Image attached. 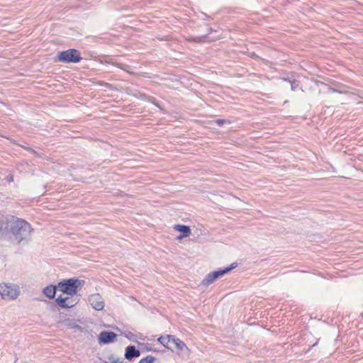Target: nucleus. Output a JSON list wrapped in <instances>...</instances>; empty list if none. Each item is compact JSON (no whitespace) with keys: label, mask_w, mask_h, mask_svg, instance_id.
Wrapping results in <instances>:
<instances>
[{"label":"nucleus","mask_w":363,"mask_h":363,"mask_svg":"<svg viewBox=\"0 0 363 363\" xmlns=\"http://www.w3.org/2000/svg\"><path fill=\"white\" fill-rule=\"evenodd\" d=\"M11 230L13 236V240L17 243H20L30 237L33 228L27 221L23 219H18L13 223Z\"/></svg>","instance_id":"f257e3e1"},{"label":"nucleus","mask_w":363,"mask_h":363,"mask_svg":"<svg viewBox=\"0 0 363 363\" xmlns=\"http://www.w3.org/2000/svg\"><path fill=\"white\" fill-rule=\"evenodd\" d=\"M82 286V281L77 279H69L60 282L57 288L67 295H77L79 289H81Z\"/></svg>","instance_id":"f03ea898"},{"label":"nucleus","mask_w":363,"mask_h":363,"mask_svg":"<svg viewBox=\"0 0 363 363\" xmlns=\"http://www.w3.org/2000/svg\"><path fill=\"white\" fill-rule=\"evenodd\" d=\"M57 60L64 63H77L82 57L80 52L76 49H69L66 51L60 52L57 56Z\"/></svg>","instance_id":"7ed1b4c3"},{"label":"nucleus","mask_w":363,"mask_h":363,"mask_svg":"<svg viewBox=\"0 0 363 363\" xmlns=\"http://www.w3.org/2000/svg\"><path fill=\"white\" fill-rule=\"evenodd\" d=\"M19 295L18 287L14 284H0V296L4 299L13 300Z\"/></svg>","instance_id":"20e7f679"},{"label":"nucleus","mask_w":363,"mask_h":363,"mask_svg":"<svg viewBox=\"0 0 363 363\" xmlns=\"http://www.w3.org/2000/svg\"><path fill=\"white\" fill-rule=\"evenodd\" d=\"M79 300V296L78 295H68V296L65 297L59 296L56 298L55 301L60 307L67 308L74 307L78 303Z\"/></svg>","instance_id":"39448f33"},{"label":"nucleus","mask_w":363,"mask_h":363,"mask_svg":"<svg viewBox=\"0 0 363 363\" xmlns=\"http://www.w3.org/2000/svg\"><path fill=\"white\" fill-rule=\"evenodd\" d=\"M173 229L176 232L179 233V235L177 237V240H181L184 238L189 237L191 235V229L188 225L175 224L173 226Z\"/></svg>","instance_id":"423d86ee"},{"label":"nucleus","mask_w":363,"mask_h":363,"mask_svg":"<svg viewBox=\"0 0 363 363\" xmlns=\"http://www.w3.org/2000/svg\"><path fill=\"white\" fill-rule=\"evenodd\" d=\"M89 302L93 308L96 311H101L104 308V301L99 294H91L89 297Z\"/></svg>","instance_id":"0eeeda50"},{"label":"nucleus","mask_w":363,"mask_h":363,"mask_svg":"<svg viewBox=\"0 0 363 363\" xmlns=\"http://www.w3.org/2000/svg\"><path fill=\"white\" fill-rule=\"evenodd\" d=\"M116 337V334L113 332L102 331L99 335V342L100 344H108L113 342Z\"/></svg>","instance_id":"6e6552de"},{"label":"nucleus","mask_w":363,"mask_h":363,"mask_svg":"<svg viewBox=\"0 0 363 363\" xmlns=\"http://www.w3.org/2000/svg\"><path fill=\"white\" fill-rule=\"evenodd\" d=\"M140 354V351L136 350L135 346H128L126 348V351H125V357L127 359L130 360V359H132L134 357H139Z\"/></svg>","instance_id":"1a4fd4ad"},{"label":"nucleus","mask_w":363,"mask_h":363,"mask_svg":"<svg viewBox=\"0 0 363 363\" xmlns=\"http://www.w3.org/2000/svg\"><path fill=\"white\" fill-rule=\"evenodd\" d=\"M224 274H208L206 279H204L201 285V286H208L212 284L215 280L218 279L220 277L223 275Z\"/></svg>","instance_id":"9d476101"},{"label":"nucleus","mask_w":363,"mask_h":363,"mask_svg":"<svg viewBox=\"0 0 363 363\" xmlns=\"http://www.w3.org/2000/svg\"><path fill=\"white\" fill-rule=\"evenodd\" d=\"M64 324L69 327V328L71 329H74V330H77L80 332H84L85 330L81 327L80 325H79L74 320H70V319H67L64 321Z\"/></svg>","instance_id":"9b49d317"},{"label":"nucleus","mask_w":363,"mask_h":363,"mask_svg":"<svg viewBox=\"0 0 363 363\" xmlns=\"http://www.w3.org/2000/svg\"><path fill=\"white\" fill-rule=\"evenodd\" d=\"M56 292V287L50 285L43 289V294L49 298H53Z\"/></svg>","instance_id":"f8f14e48"},{"label":"nucleus","mask_w":363,"mask_h":363,"mask_svg":"<svg viewBox=\"0 0 363 363\" xmlns=\"http://www.w3.org/2000/svg\"><path fill=\"white\" fill-rule=\"evenodd\" d=\"M172 342L174 344L176 348L180 351H183L184 349H187L184 342L178 338H175L174 336L172 339Z\"/></svg>","instance_id":"ddd939ff"},{"label":"nucleus","mask_w":363,"mask_h":363,"mask_svg":"<svg viewBox=\"0 0 363 363\" xmlns=\"http://www.w3.org/2000/svg\"><path fill=\"white\" fill-rule=\"evenodd\" d=\"M173 338V335H168L165 337L161 336L157 340L165 347H168V344L172 342V339Z\"/></svg>","instance_id":"4468645a"},{"label":"nucleus","mask_w":363,"mask_h":363,"mask_svg":"<svg viewBox=\"0 0 363 363\" xmlns=\"http://www.w3.org/2000/svg\"><path fill=\"white\" fill-rule=\"evenodd\" d=\"M290 84L291 91H295L296 88L298 86V84L296 81H286L284 80V84H283L284 88H286L288 85Z\"/></svg>","instance_id":"2eb2a0df"},{"label":"nucleus","mask_w":363,"mask_h":363,"mask_svg":"<svg viewBox=\"0 0 363 363\" xmlns=\"http://www.w3.org/2000/svg\"><path fill=\"white\" fill-rule=\"evenodd\" d=\"M238 264H239L236 262H233L229 267H228L220 271H218V272H229L230 271L235 269L236 267H238Z\"/></svg>","instance_id":"dca6fc26"},{"label":"nucleus","mask_w":363,"mask_h":363,"mask_svg":"<svg viewBox=\"0 0 363 363\" xmlns=\"http://www.w3.org/2000/svg\"><path fill=\"white\" fill-rule=\"evenodd\" d=\"M155 358L151 355H148L140 360L139 363H153Z\"/></svg>","instance_id":"f3484780"},{"label":"nucleus","mask_w":363,"mask_h":363,"mask_svg":"<svg viewBox=\"0 0 363 363\" xmlns=\"http://www.w3.org/2000/svg\"><path fill=\"white\" fill-rule=\"evenodd\" d=\"M216 123L218 125H223L225 123H230V121L225 119H218L216 121Z\"/></svg>","instance_id":"a211bd4d"},{"label":"nucleus","mask_w":363,"mask_h":363,"mask_svg":"<svg viewBox=\"0 0 363 363\" xmlns=\"http://www.w3.org/2000/svg\"><path fill=\"white\" fill-rule=\"evenodd\" d=\"M321 87H322L323 89H327L328 91H332V92H335V91H336L334 89L327 87L326 86H325V85H323V84H322V85H321Z\"/></svg>","instance_id":"6ab92c4d"},{"label":"nucleus","mask_w":363,"mask_h":363,"mask_svg":"<svg viewBox=\"0 0 363 363\" xmlns=\"http://www.w3.org/2000/svg\"><path fill=\"white\" fill-rule=\"evenodd\" d=\"M311 232H312V231H311V230H309V229H308V228H306V229L304 230V233H305L307 236H308V237H311Z\"/></svg>","instance_id":"aec40b11"},{"label":"nucleus","mask_w":363,"mask_h":363,"mask_svg":"<svg viewBox=\"0 0 363 363\" xmlns=\"http://www.w3.org/2000/svg\"><path fill=\"white\" fill-rule=\"evenodd\" d=\"M104 85L107 86V87H108V88H110L112 90H116V88H114L113 86H111V84H109L108 83H105V84H104Z\"/></svg>","instance_id":"412c9836"},{"label":"nucleus","mask_w":363,"mask_h":363,"mask_svg":"<svg viewBox=\"0 0 363 363\" xmlns=\"http://www.w3.org/2000/svg\"><path fill=\"white\" fill-rule=\"evenodd\" d=\"M133 335V333H130L129 335H127V337L130 339Z\"/></svg>","instance_id":"4be33fe9"},{"label":"nucleus","mask_w":363,"mask_h":363,"mask_svg":"<svg viewBox=\"0 0 363 363\" xmlns=\"http://www.w3.org/2000/svg\"><path fill=\"white\" fill-rule=\"evenodd\" d=\"M140 96H141V97H142V98H144V99H146V98H147V97H146V96H145V94H141Z\"/></svg>","instance_id":"5701e85b"},{"label":"nucleus","mask_w":363,"mask_h":363,"mask_svg":"<svg viewBox=\"0 0 363 363\" xmlns=\"http://www.w3.org/2000/svg\"><path fill=\"white\" fill-rule=\"evenodd\" d=\"M112 363H123V362H118V361H114Z\"/></svg>","instance_id":"b1692460"}]
</instances>
